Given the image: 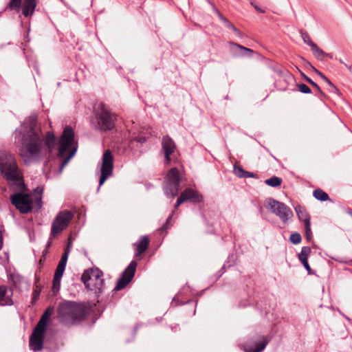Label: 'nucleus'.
I'll list each match as a JSON object with an SVG mask.
<instances>
[{
    "label": "nucleus",
    "mask_w": 352,
    "mask_h": 352,
    "mask_svg": "<svg viewBox=\"0 0 352 352\" xmlns=\"http://www.w3.org/2000/svg\"><path fill=\"white\" fill-rule=\"evenodd\" d=\"M178 299H179V294H176L175 296L173 298L172 305H174L175 306L178 305H179Z\"/></svg>",
    "instance_id": "obj_41"
},
{
    "label": "nucleus",
    "mask_w": 352,
    "mask_h": 352,
    "mask_svg": "<svg viewBox=\"0 0 352 352\" xmlns=\"http://www.w3.org/2000/svg\"><path fill=\"white\" fill-rule=\"evenodd\" d=\"M265 183L267 185L272 186V187H278V186H280V184L282 183V179L278 177H276V176H273L269 179H267L265 181Z\"/></svg>",
    "instance_id": "obj_26"
},
{
    "label": "nucleus",
    "mask_w": 352,
    "mask_h": 352,
    "mask_svg": "<svg viewBox=\"0 0 352 352\" xmlns=\"http://www.w3.org/2000/svg\"><path fill=\"white\" fill-rule=\"evenodd\" d=\"M22 0H11L9 3V8L11 10L19 11L21 6Z\"/></svg>",
    "instance_id": "obj_32"
},
{
    "label": "nucleus",
    "mask_w": 352,
    "mask_h": 352,
    "mask_svg": "<svg viewBox=\"0 0 352 352\" xmlns=\"http://www.w3.org/2000/svg\"><path fill=\"white\" fill-rule=\"evenodd\" d=\"M348 213L352 216V210H349Z\"/></svg>",
    "instance_id": "obj_47"
},
{
    "label": "nucleus",
    "mask_w": 352,
    "mask_h": 352,
    "mask_svg": "<svg viewBox=\"0 0 352 352\" xmlns=\"http://www.w3.org/2000/svg\"><path fill=\"white\" fill-rule=\"evenodd\" d=\"M0 173L10 185H15L16 190L20 191L11 195L10 201L21 213L28 214L31 212L34 203L38 208L42 207V188L37 187L34 190V199L32 195L22 192L25 190V185L14 155L6 151L0 152Z\"/></svg>",
    "instance_id": "obj_2"
},
{
    "label": "nucleus",
    "mask_w": 352,
    "mask_h": 352,
    "mask_svg": "<svg viewBox=\"0 0 352 352\" xmlns=\"http://www.w3.org/2000/svg\"><path fill=\"white\" fill-rule=\"evenodd\" d=\"M53 309H52L51 307L47 308L42 315L36 326L40 327L43 329H46L48 319L51 317Z\"/></svg>",
    "instance_id": "obj_21"
},
{
    "label": "nucleus",
    "mask_w": 352,
    "mask_h": 352,
    "mask_svg": "<svg viewBox=\"0 0 352 352\" xmlns=\"http://www.w3.org/2000/svg\"><path fill=\"white\" fill-rule=\"evenodd\" d=\"M74 214L71 211L65 210L58 213L51 227V236L55 237L62 232L69 225Z\"/></svg>",
    "instance_id": "obj_7"
},
{
    "label": "nucleus",
    "mask_w": 352,
    "mask_h": 352,
    "mask_svg": "<svg viewBox=\"0 0 352 352\" xmlns=\"http://www.w3.org/2000/svg\"><path fill=\"white\" fill-rule=\"evenodd\" d=\"M302 77L308 83L310 84V85L313 86L317 90V91H318L317 96H324L323 91L320 89V87L316 82H314L311 78H309V77H307L306 75H305L303 74H302Z\"/></svg>",
    "instance_id": "obj_28"
},
{
    "label": "nucleus",
    "mask_w": 352,
    "mask_h": 352,
    "mask_svg": "<svg viewBox=\"0 0 352 352\" xmlns=\"http://www.w3.org/2000/svg\"><path fill=\"white\" fill-rule=\"evenodd\" d=\"M180 181L181 177L178 169L176 167L172 168L167 174L165 194L172 197L176 196L181 189Z\"/></svg>",
    "instance_id": "obj_8"
},
{
    "label": "nucleus",
    "mask_w": 352,
    "mask_h": 352,
    "mask_svg": "<svg viewBox=\"0 0 352 352\" xmlns=\"http://www.w3.org/2000/svg\"><path fill=\"white\" fill-rule=\"evenodd\" d=\"M69 248H67L63 254L62 255V257L58 262V264L56 267L54 276L53 279V289H59L60 284V279L63 276V272L65 270V266L67 264L68 256H69Z\"/></svg>",
    "instance_id": "obj_14"
},
{
    "label": "nucleus",
    "mask_w": 352,
    "mask_h": 352,
    "mask_svg": "<svg viewBox=\"0 0 352 352\" xmlns=\"http://www.w3.org/2000/svg\"><path fill=\"white\" fill-rule=\"evenodd\" d=\"M7 293V287L6 286H0V305H12V300Z\"/></svg>",
    "instance_id": "obj_20"
},
{
    "label": "nucleus",
    "mask_w": 352,
    "mask_h": 352,
    "mask_svg": "<svg viewBox=\"0 0 352 352\" xmlns=\"http://www.w3.org/2000/svg\"><path fill=\"white\" fill-rule=\"evenodd\" d=\"M305 235L307 241H310L312 238V233L311 230V222L305 224Z\"/></svg>",
    "instance_id": "obj_34"
},
{
    "label": "nucleus",
    "mask_w": 352,
    "mask_h": 352,
    "mask_svg": "<svg viewBox=\"0 0 352 352\" xmlns=\"http://www.w3.org/2000/svg\"><path fill=\"white\" fill-rule=\"evenodd\" d=\"M290 241L294 244H298L301 241V236L298 232H294L290 235Z\"/></svg>",
    "instance_id": "obj_33"
},
{
    "label": "nucleus",
    "mask_w": 352,
    "mask_h": 352,
    "mask_svg": "<svg viewBox=\"0 0 352 352\" xmlns=\"http://www.w3.org/2000/svg\"><path fill=\"white\" fill-rule=\"evenodd\" d=\"M313 195L316 199L322 201H327L329 199L328 194L320 188L316 189L313 192Z\"/></svg>",
    "instance_id": "obj_24"
},
{
    "label": "nucleus",
    "mask_w": 352,
    "mask_h": 352,
    "mask_svg": "<svg viewBox=\"0 0 352 352\" xmlns=\"http://www.w3.org/2000/svg\"><path fill=\"white\" fill-rule=\"evenodd\" d=\"M314 71L320 76V78L326 82L329 79H328L323 74H322L320 72L317 70L316 69L314 68Z\"/></svg>",
    "instance_id": "obj_39"
},
{
    "label": "nucleus",
    "mask_w": 352,
    "mask_h": 352,
    "mask_svg": "<svg viewBox=\"0 0 352 352\" xmlns=\"http://www.w3.org/2000/svg\"><path fill=\"white\" fill-rule=\"evenodd\" d=\"M295 210L298 217V219L305 223H310V217L307 212L300 206H298L295 208Z\"/></svg>",
    "instance_id": "obj_22"
},
{
    "label": "nucleus",
    "mask_w": 352,
    "mask_h": 352,
    "mask_svg": "<svg viewBox=\"0 0 352 352\" xmlns=\"http://www.w3.org/2000/svg\"><path fill=\"white\" fill-rule=\"evenodd\" d=\"M57 318L65 324H73L81 321L85 316L86 309L80 303L64 301L58 307Z\"/></svg>",
    "instance_id": "obj_3"
},
{
    "label": "nucleus",
    "mask_w": 352,
    "mask_h": 352,
    "mask_svg": "<svg viewBox=\"0 0 352 352\" xmlns=\"http://www.w3.org/2000/svg\"><path fill=\"white\" fill-rule=\"evenodd\" d=\"M2 245H3V239H2V234H1V232H0V250L2 248Z\"/></svg>",
    "instance_id": "obj_45"
},
{
    "label": "nucleus",
    "mask_w": 352,
    "mask_h": 352,
    "mask_svg": "<svg viewBox=\"0 0 352 352\" xmlns=\"http://www.w3.org/2000/svg\"><path fill=\"white\" fill-rule=\"evenodd\" d=\"M300 262L302 263L305 268L307 270L308 273L311 274V269L308 263V261L305 260V261H300Z\"/></svg>",
    "instance_id": "obj_38"
},
{
    "label": "nucleus",
    "mask_w": 352,
    "mask_h": 352,
    "mask_svg": "<svg viewBox=\"0 0 352 352\" xmlns=\"http://www.w3.org/2000/svg\"><path fill=\"white\" fill-rule=\"evenodd\" d=\"M217 14L219 16L220 20L224 23V24L230 29L232 30L235 33L239 34V30L230 23L218 10H217Z\"/></svg>",
    "instance_id": "obj_23"
},
{
    "label": "nucleus",
    "mask_w": 352,
    "mask_h": 352,
    "mask_svg": "<svg viewBox=\"0 0 352 352\" xmlns=\"http://www.w3.org/2000/svg\"><path fill=\"white\" fill-rule=\"evenodd\" d=\"M251 5H252V6H256V5L255 3H254L253 2H251Z\"/></svg>",
    "instance_id": "obj_48"
},
{
    "label": "nucleus",
    "mask_w": 352,
    "mask_h": 352,
    "mask_svg": "<svg viewBox=\"0 0 352 352\" xmlns=\"http://www.w3.org/2000/svg\"><path fill=\"white\" fill-rule=\"evenodd\" d=\"M69 248H67L63 254L62 255V257L58 262V264L56 267L54 276L53 279V289H59L60 284V279L63 276V272L65 270V266L67 264L68 256H69Z\"/></svg>",
    "instance_id": "obj_15"
},
{
    "label": "nucleus",
    "mask_w": 352,
    "mask_h": 352,
    "mask_svg": "<svg viewBox=\"0 0 352 352\" xmlns=\"http://www.w3.org/2000/svg\"><path fill=\"white\" fill-rule=\"evenodd\" d=\"M203 200V197L196 190L192 188L185 189L178 197L175 208H177L180 204L186 201H190L194 204L200 203Z\"/></svg>",
    "instance_id": "obj_16"
},
{
    "label": "nucleus",
    "mask_w": 352,
    "mask_h": 352,
    "mask_svg": "<svg viewBox=\"0 0 352 352\" xmlns=\"http://www.w3.org/2000/svg\"><path fill=\"white\" fill-rule=\"evenodd\" d=\"M137 263L135 261H131L125 270L122 272L121 277L118 279L115 290L119 291L124 289L133 278Z\"/></svg>",
    "instance_id": "obj_11"
},
{
    "label": "nucleus",
    "mask_w": 352,
    "mask_h": 352,
    "mask_svg": "<svg viewBox=\"0 0 352 352\" xmlns=\"http://www.w3.org/2000/svg\"><path fill=\"white\" fill-rule=\"evenodd\" d=\"M265 206L278 217L283 223L287 222L293 217V212L289 207L274 199H267L265 201Z\"/></svg>",
    "instance_id": "obj_6"
},
{
    "label": "nucleus",
    "mask_w": 352,
    "mask_h": 352,
    "mask_svg": "<svg viewBox=\"0 0 352 352\" xmlns=\"http://www.w3.org/2000/svg\"><path fill=\"white\" fill-rule=\"evenodd\" d=\"M36 0H24L22 14L24 16L28 17L34 12L35 8L36 7Z\"/></svg>",
    "instance_id": "obj_19"
},
{
    "label": "nucleus",
    "mask_w": 352,
    "mask_h": 352,
    "mask_svg": "<svg viewBox=\"0 0 352 352\" xmlns=\"http://www.w3.org/2000/svg\"><path fill=\"white\" fill-rule=\"evenodd\" d=\"M231 45L241 50V55L243 56H251L252 54H253V50L251 49L247 48L245 47H243L236 43H231Z\"/></svg>",
    "instance_id": "obj_29"
},
{
    "label": "nucleus",
    "mask_w": 352,
    "mask_h": 352,
    "mask_svg": "<svg viewBox=\"0 0 352 352\" xmlns=\"http://www.w3.org/2000/svg\"><path fill=\"white\" fill-rule=\"evenodd\" d=\"M254 8L256 9V10L260 13H264L265 10L261 8H259L258 6H254Z\"/></svg>",
    "instance_id": "obj_44"
},
{
    "label": "nucleus",
    "mask_w": 352,
    "mask_h": 352,
    "mask_svg": "<svg viewBox=\"0 0 352 352\" xmlns=\"http://www.w3.org/2000/svg\"><path fill=\"white\" fill-rule=\"evenodd\" d=\"M170 219H171V216H170V217L167 219V220H166V223H168L169 222V221L170 220Z\"/></svg>",
    "instance_id": "obj_46"
},
{
    "label": "nucleus",
    "mask_w": 352,
    "mask_h": 352,
    "mask_svg": "<svg viewBox=\"0 0 352 352\" xmlns=\"http://www.w3.org/2000/svg\"><path fill=\"white\" fill-rule=\"evenodd\" d=\"M302 38L303 40V41L307 43V45H309L310 47L312 46L313 44H314V43H313L311 40V38L309 37V36L308 35V34L307 33H302Z\"/></svg>",
    "instance_id": "obj_36"
},
{
    "label": "nucleus",
    "mask_w": 352,
    "mask_h": 352,
    "mask_svg": "<svg viewBox=\"0 0 352 352\" xmlns=\"http://www.w3.org/2000/svg\"><path fill=\"white\" fill-rule=\"evenodd\" d=\"M311 254V248L308 246L302 247L301 252L298 254V258L300 261H305Z\"/></svg>",
    "instance_id": "obj_27"
},
{
    "label": "nucleus",
    "mask_w": 352,
    "mask_h": 352,
    "mask_svg": "<svg viewBox=\"0 0 352 352\" xmlns=\"http://www.w3.org/2000/svg\"><path fill=\"white\" fill-rule=\"evenodd\" d=\"M19 155L25 164L38 162L50 154L56 146L55 135H44L35 116H30L21 124Z\"/></svg>",
    "instance_id": "obj_1"
},
{
    "label": "nucleus",
    "mask_w": 352,
    "mask_h": 352,
    "mask_svg": "<svg viewBox=\"0 0 352 352\" xmlns=\"http://www.w3.org/2000/svg\"><path fill=\"white\" fill-rule=\"evenodd\" d=\"M149 245V239L146 236H142L140 240L137 241L134 246L135 247V256H140L146 252Z\"/></svg>",
    "instance_id": "obj_18"
},
{
    "label": "nucleus",
    "mask_w": 352,
    "mask_h": 352,
    "mask_svg": "<svg viewBox=\"0 0 352 352\" xmlns=\"http://www.w3.org/2000/svg\"><path fill=\"white\" fill-rule=\"evenodd\" d=\"M97 127L102 131L111 130L115 126V115L101 105L100 110L96 113Z\"/></svg>",
    "instance_id": "obj_9"
},
{
    "label": "nucleus",
    "mask_w": 352,
    "mask_h": 352,
    "mask_svg": "<svg viewBox=\"0 0 352 352\" xmlns=\"http://www.w3.org/2000/svg\"><path fill=\"white\" fill-rule=\"evenodd\" d=\"M137 142H144L146 140V138L145 137H141V138H136L135 139Z\"/></svg>",
    "instance_id": "obj_42"
},
{
    "label": "nucleus",
    "mask_w": 352,
    "mask_h": 352,
    "mask_svg": "<svg viewBox=\"0 0 352 352\" xmlns=\"http://www.w3.org/2000/svg\"><path fill=\"white\" fill-rule=\"evenodd\" d=\"M46 329L36 325L30 338V347L34 351H39L43 349V340Z\"/></svg>",
    "instance_id": "obj_12"
},
{
    "label": "nucleus",
    "mask_w": 352,
    "mask_h": 352,
    "mask_svg": "<svg viewBox=\"0 0 352 352\" xmlns=\"http://www.w3.org/2000/svg\"><path fill=\"white\" fill-rule=\"evenodd\" d=\"M69 248H67L63 254L62 255V257L58 262V264L56 267L54 276L53 279V289H59L60 284V279L63 276V272L65 270V266L67 264L68 256H69Z\"/></svg>",
    "instance_id": "obj_13"
},
{
    "label": "nucleus",
    "mask_w": 352,
    "mask_h": 352,
    "mask_svg": "<svg viewBox=\"0 0 352 352\" xmlns=\"http://www.w3.org/2000/svg\"><path fill=\"white\" fill-rule=\"evenodd\" d=\"M268 343V340L265 338L263 339V340L261 342H256V348L252 350V351H250V349H248L247 347H245L244 350L245 352H261L265 349L267 344Z\"/></svg>",
    "instance_id": "obj_25"
},
{
    "label": "nucleus",
    "mask_w": 352,
    "mask_h": 352,
    "mask_svg": "<svg viewBox=\"0 0 352 352\" xmlns=\"http://www.w3.org/2000/svg\"><path fill=\"white\" fill-rule=\"evenodd\" d=\"M113 156L109 150L104 152L102 159V166L100 168V177L99 179V186L98 191L100 186L105 182L109 177L113 174Z\"/></svg>",
    "instance_id": "obj_10"
},
{
    "label": "nucleus",
    "mask_w": 352,
    "mask_h": 352,
    "mask_svg": "<svg viewBox=\"0 0 352 352\" xmlns=\"http://www.w3.org/2000/svg\"><path fill=\"white\" fill-rule=\"evenodd\" d=\"M298 90L303 94H309L311 93L310 88L306 85L305 84H299L298 85Z\"/></svg>",
    "instance_id": "obj_35"
},
{
    "label": "nucleus",
    "mask_w": 352,
    "mask_h": 352,
    "mask_svg": "<svg viewBox=\"0 0 352 352\" xmlns=\"http://www.w3.org/2000/svg\"><path fill=\"white\" fill-rule=\"evenodd\" d=\"M311 47V50L314 54V56L319 59H322L324 56V52L320 49L316 44H313Z\"/></svg>",
    "instance_id": "obj_30"
},
{
    "label": "nucleus",
    "mask_w": 352,
    "mask_h": 352,
    "mask_svg": "<svg viewBox=\"0 0 352 352\" xmlns=\"http://www.w3.org/2000/svg\"><path fill=\"white\" fill-rule=\"evenodd\" d=\"M162 151L164 153L165 160L164 163L166 165H169L172 164V158L170 155H172L175 149L176 146L174 141L168 136H164L162 138Z\"/></svg>",
    "instance_id": "obj_17"
},
{
    "label": "nucleus",
    "mask_w": 352,
    "mask_h": 352,
    "mask_svg": "<svg viewBox=\"0 0 352 352\" xmlns=\"http://www.w3.org/2000/svg\"><path fill=\"white\" fill-rule=\"evenodd\" d=\"M40 294L39 291L34 290L33 292V299L36 300Z\"/></svg>",
    "instance_id": "obj_43"
},
{
    "label": "nucleus",
    "mask_w": 352,
    "mask_h": 352,
    "mask_svg": "<svg viewBox=\"0 0 352 352\" xmlns=\"http://www.w3.org/2000/svg\"><path fill=\"white\" fill-rule=\"evenodd\" d=\"M103 273L98 269H90L84 272L81 280L85 287L96 293L100 292L104 287Z\"/></svg>",
    "instance_id": "obj_5"
},
{
    "label": "nucleus",
    "mask_w": 352,
    "mask_h": 352,
    "mask_svg": "<svg viewBox=\"0 0 352 352\" xmlns=\"http://www.w3.org/2000/svg\"><path fill=\"white\" fill-rule=\"evenodd\" d=\"M76 151L77 146L74 144V132L72 127L67 126L59 140L58 157L63 159L60 162L59 173L62 172Z\"/></svg>",
    "instance_id": "obj_4"
},
{
    "label": "nucleus",
    "mask_w": 352,
    "mask_h": 352,
    "mask_svg": "<svg viewBox=\"0 0 352 352\" xmlns=\"http://www.w3.org/2000/svg\"><path fill=\"white\" fill-rule=\"evenodd\" d=\"M247 177L256 178L257 176L254 173H250V172L247 171V173H245L244 178H247Z\"/></svg>",
    "instance_id": "obj_40"
},
{
    "label": "nucleus",
    "mask_w": 352,
    "mask_h": 352,
    "mask_svg": "<svg viewBox=\"0 0 352 352\" xmlns=\"http://www.w3.org/2000/svg\"><path fill=\"white\" fill-rule=\"evenodd\" d=\"M234 173L240 178H244L247 171L245 170L241 166H234Z\"/></svg>",
    "instance_id": "obj_31"
},
{
    "label": "nucleus",
    "mask_w": 352,
    "mask_h": 352,
    "mask_svg": "<svg viewBox=\"0 0 352 352\" xmlns=\"http://www.w3.org/2000/svg\"><path fill=\"white\" fill-rule=\"evenodd\" d=\"M326 83L329 87V90L330 92L335 93V94H339V90L329 80L327 82H326Z\"/></svg>",
    "instance_id": "obj_37"
}]
</instances>
